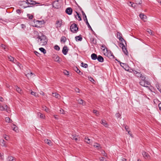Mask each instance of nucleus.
Listing matches in <instances>:
<instances>
[{
	"label": "nucleus",
	"instance_id": "nucleus-14",
	"mask_svg": "<svg viewBox=\"0 0 161 161\" xmlns=\"http://www.w3.org/2000/svg\"><path fill=\"white\" fill-rule=\"evenodd\" d=\"M120 64L121 66L124 68L126 70L128 71V67L125 64L120 62Z\"/></svg>",
	"mask_w": 161,
	"mask_h": 161
},
{
	"label": "nucleus",
	"instance_id": "nucleus-16",
	"mask_svg": "<svg viewBox=\"0 0 161 161\" xmlns=\"http://www.w3.org/2000/svg\"><path fill=\"white\" fill-rule=\"evenodd\" d=\"M53 58L56 62H59L60 58L57 55L54 54L53 57Z\"/></svg>",
	"mask_w": 161,
	"mask_h": 161
},
{
	"label": "nucleus",
	"instance_id": "nucleus-9",
	"mask_svg": "<svg viewBox=\"0 0 161 161\" xmlns=\"http://www.w3.org/2000/svg\"><path fill=\"white\" fill-rule=\"evenodd\" d=\"M56 25L57 28H58L61 27L62 25V20H57L56 21Z\"/></svg>",
	"mask_w": 161,
	"mask_h": 161
},
{
	"label": "nucleus",
	"instance_id": "nucleus-61",
	"mask_svg": "<svg viewBox=\"0 0 161 161\" xmlns=\"http://www.w3.org/2000/svg\"><path fill=\"white\" fill-rule=\"evenodd\" d=\"M1 47H2V48L4 49V50L5 51L7 50L6 49V48H5V45H4V44H2L1 45Z\"/></svg>",
	"mask_w": 161,
	"mask_h": 161
},
{
	"label": "nucleus",
	"instance_id": "nucleus-62",
	"mask_svg": "<svg viewBox=\"0 0 161 161\" xmlns=\"http://www.w3.org/2000/svg\"><path fill=\"white\" fill-rule=\"evenodd\" d=\"M64 73L65 75H69V74L68 71L66 70H64Z\"/></svg>",
	"mask_w": 161,
	"mask_h": 161
},
{
	"label": "nucleus",
	"instance_id": "nucleus-53",
	"mask_svg": "<svg viewBox=\"0 0 161 161\" xmlns=\"http://www.w3.org/2000/svg\"><path fill=\"white\" fill-rule=\"evenodd\" d=\"M54 48L55 50H57V51H59L60 50V47L58 45H55L54 46Z\"/></svg>",
	"mask_w": 161,
	"mask_h": 161
},
{
	"label": "nucleus",
	"instance_id": "nucleus-35",
	"mask_svg": "<svg viewBox=\"0 0 161 161\" xmlns=\"http://www.w3.org/2000/svg\"><path fill=\"white\" fill-rule=\"evenodd\" d=\"M130 3L131 4L130 6L134 8H136L137 7V4H136L135 2V3H133L132 4V2H130Z\"/></svg>",
	"mask_w": 161,
	"mask_h": 161
},
{
	"label": "nucleus",
	"instance_id": "nucleus-12",
	"mask_svg": "<svg viewBox=\"0 0 161 161\" xmlns=\"http://www.w3.org/2000/svg\"><path fill=\"white\" fill-rule=\"evenodd\" d=\"M133 72V73L137 77H140L142 75L141 72L135 70H132Z\"/></svg>",
	"mask_w": 161,
	"mask_h": 161
},
{
	"label": "nucleus",
	"instance_id": "nucleus-13",
	"mask_svg": "<svg viewBox=\"0 0 161 161\" xmlns=\"http://www.w3.org/2000/svg\"><path fill=\"white\" fill-rule=\"evenodd\" d=\"M72 8H71L69 7L66 8L65 10V12L67 14L70 15L72 14Z\"/></svg>",
	"mask_w": 161,
	"mask_h": 161
},
{
	"label": "nucleus",
	"instance_id": "nucleus-19",
	"mask_svg": "<svg viewBox=\"0 0 161 161\" xmlns=\"http://www.w3.org/2000/svg\"><path fill=\"white\" fill-rule=\"evenodd\" d=\"M74 69L75 71L78 74H79L80 75H81L83 73L78 68L76 67H75L74 68Z\"/></svg>",
	"mask_w": 161,
	"mask_h": 161
},
{
	"label": "nucleus",
	"instance_id": "nucleus-18",
	"mask_svg": "<svg viewBox=\"0 0 161 161\" xmlns=\"http://www.w3.org/2000/svg\"><path fill=\"white\" fill-rule=\"evenodd\" d=\"M8 107L7 105H5L3 106H2L0 108V110L1 111H3L5 110L8 112H9L8 109Z\"/></svg>",
	"mask_w": 161,
	"mask_h": 161
},
{
	"label": "nucleus",
	"instance_id": "nucleus-24",
	"mask_svg": "<svg viewBox=\"0 0 161 161\" xmlns=\"http://www.w3.org/2000/svg\"><path fill=\"white\" fill-rule=\"evenodd\" d=\"M91 43L94 44H96L97 43V40L94 37H92L90 38Z\"/></svg>",
	"mask_w": 161,
	"mask_h": 161
},
{
	"label": "nucleus",
	"instance_id": "nucleus-33",
	"mask_svg": "<svg viewBox=\"0 0 161 161\" xmlns=\"http://www.w3.org/2000/svg\"><path fill=\"white\" fill-rule=\"evenodd\" d=\"M8 160L9 161H15L16 159L13 157L9 156L8 157Z\"/></svg>",
	"mask_w": 161,
	"mask_h": 161
},
{
	"label": "nucleus",
	"instance_id": "nucleus-4",
	"mask_svg": "<svg viewBox=\"0 0 161 161\" xmlns=\"http://www.w3.org/2000/svg\"><path fill=\"white\" fill-rule=\"evenodd\" d=\"M119 46L120 47H122V51L124 53L127 55L128 54V52L124 45L122 42H120L119 44Z\"/></svg>",
	"mask_w": 161,
	"mask_h": 161
},
{
	"label": "nucleus",
	"instance_id": "nucleus-15",
	"mask_svg": "<svg viewBox=\"0 0 161 161\" xmlns=\"http://www.w3.org/2000/svg\"><path fill=\"white\" fill-rule=\"evenodd\" d=\"M107 56L111 59H114L115 58V57L113 55L112 53H111V51H110L109 53H108Z\"/></svg>",
	"mask_w": 161,
	"mask_h": 161
},
{
	"label": "nucleus",
	"instance_id": "nucleus-39",
	"mask_svg": "<svg viewBox=\"0 0 161 161\" xmlns=\"http://www.w3.org/2000/svg\"><path fill=\"white\" fill-rule=\"evenodd\" d=\"M81 67H84L85 68H87L88 66V65L87 64L84 63L83 62L81 63Z\"/></svg>",
	"mask_w": 161,
	"mask_h": 161
},
{
	"label": "nucleus",
	"instance_id": "nucleus-17",
	"mask_svg": "<svg viewBox=\"0 0 161 161\" xmlns=\"http://www.w3.org/2000/svg\"><path fill=\"white\" fill-rule=\"evenodd\" d=\"M97 59L98 61L100 62H103L104 61V59L100 55H99L97 56Z\"/></svg>",
	"mask_w": 161,
	"mask_h": 161
},
{
	"label": "nucleus",
	"instance_id": "nucleus-54",
	"mask_svg": "<svg viewBox=\"0 0 161 161\" xmlns=\"http://www.w3.org/2000/svg\"><path fill=\"white\" fill-rule=\"evenodd\" d=\"M88 78L89 80L92 82L94 83V82L95 81L94 80L92 77H88Z\"/></svg>",
	"mask_w": 161,
	"mask_h": 161
},
{
	"label": "nucleus",
	"instance_id": "nucleus-20",
	"mask_svg": "<svg viewBox=\"0 0 161 161\" xmlns=\"http://www.w3.org/2000/svg\"><path fill=\"white\" fill-rule=\"evenodd\" d=\"M0 144L3 147H6L7 146L5 141L3 139L0 140Z\"/></svg>",
	"mask_w": 161,
	"mask_h": 161
},
{
	"label": "nucleus",
	"instance_id": "nucleus-2",
	"mask_svg": "<svg viewBox=\"0 0 161 161\" xmlns=\"http://www.w3.org/2000/svg\"><path fill=\"white\" fill-rule=\"evenodd\" d=\"M70 29L72 32L75 33L77 32L78 28L77 27V24L73 23L70 26Z\"/></svg>",
	"mask_w": 161,
	"mask_h": 161
},
{
	"label": "nucleus",
	"instance_id": "nucleus-47",
	"mask_svg": "<svg viewBox=\"0 0 161 161\" xmlns=\"http://www.w3.org/2000/svg\"><path fill=\"white\" fill-rule=\"evenodd\" d=\"M27 16L29 19H32L33 18V16L32 15L30 14H27Z\"/></svg>",
	"mask_w": 161,
	"mask_h": 161
},
{
	"label": "nucleus",
	"instance_id": "nucleus-50",
	"mask_svg": "<svg viewBox=\"0 0 161 161\" xmlns=\"http://www.w3.org/2000/svg\"><path fill=\"white\" fill-rule=\"evenodd\" d=\"M93 113L95 114L97 116H98L99 114L97 110H94L93 111Z\"/></svg>",
	"mask_w": 161,
	"mask_h": 161
},
{
	"label": "nucleus",
	"instance_id": "nucleus-57",
	"mask_svg": "<svg viewBox=\"0 0 161 161\" xmlns=\"http://www.w3.org/2000/svg\"><path fill=\"white\" fill-rule=\"evenodd\" d=\"M146 31H147V32H148L149 34L151 35L152 34V31L150 29H147Z\"/></svg>",
	"mask_w": 161,
	"mask_h": 161
},
{
	"label": "nucleus",
	"instance_id": "nucleus-46",
	"mask_svg": "<svg viewBox=\"0 0 161 161\" xmlns=\"http://www.w3.org/2000/svg\"><path fill=\"white\" fill-rule=\"evenodd\" d=\"M85 141L87 143L89 144L90 142V140L87 137H85Z\"/></svg>",
	"mask_w": 161,
	"mask_h": 161
},
{
	"label": "nucleus",
	"instance_id": "nucleus-28",
	"mask_svg": "<svg viewBox=\"0 0 161 161\" xmlns=\"http://www.w3.org/2000/svg\"><path fill=\"white\" fill-rule=\"evenodd\" d=\"M14 89H15L19 93L21 94L22 93V90L18 86H15Z\"/></svg>",
	"mask_w": 161,
	"mask_h": 161
},
{
	"label": "nucleus",
	"instance_id": "nucleus-58",
	"mask_svg": "<svg viewBox=\"0 0 161 161\" xmlns=\"http://www.w3.org/2000/svg\"><path fill=\"white\" fill-rule=\"evenodd\" d=\"M115 116L117 118H118L121 116V115L119 113H118L116 114Z\"/></svg>",
	"mask_w": 161,
	"mask_h": 161
},
{
	"label": "nucleus",
	"instance_id": "nucleus-48",
	"mask_svg": "<svg viewBox=\"0 0 161 161\" xmlns=\"http://www.w3.org/2000/svg\"><path fill=\"white\" fill-rule=\"evenodd\" d=\"M12 128H13V130L14 131L16 132L18 130V128L16 126V125L14 124L13 125V126H12Z\"/></svg>",
	"mask_w": 161,
	"mask_h": 161
},
{
	"label": "nucleus",
	"instance_id": "nucleus-63",
	"mask_svg": "<svg viewBox=\"0 0 161 161\" xmlns=\"http://www.w3.org/2000/svg\"><path fill=\"white\" fill-rule=\"evenodd\" d=\"M75 91L76 92L79 93L80 92V90L78 88H76L75 89Z\"/></svg>",
	"mask_w": 161,
	"mask_h": 161
},
{
	"label": "nucleus",
	"instance_id": "nucleus-44",
	"mask_svg": "<svg viewBox=\"0 0 161 161\" xmlns=\"http://www.w3.org/2000/svg\"><path fill=\"white\" fill-rule=\"evenodd\" d=\"M105 49H106V50L107 51V48L105 45L103 44L101 46V49H102L103 51H104Z\"/></svg>",
	"mask_w": 161,
	"mask_h": 161
},
{
	"label": "nucleus",
	"instance_id": "nucleus-25",
	"mask_svg": "<svg viewBox=\"0 0 161 161\" xmlns=\"http://www.w3.org/2000/svg\"><path fill=\"white\" fill-rule=\"evenodd\" d=\"M97 55L94 53H92L91 55V58L93 60H95L97 59Z\"/></svg>",
	"mask_w": 161,
	"mask_h": 161
},
{
	"label": "nucleus",
	"instance_id": "nucleus-31",
	"mask_svg": "<svg viewBox=\"0 0 161 161\" xmlns=\"http://www.w3.org/2000/svg\"><path fill=\"white\" fill-rule=\"evenodd\" d=\"M52 94L53 96L54 97L56 98L59 99L60 97V95L57 93H53Z\"/></svg>",
	"mask_w": 161,
	"mask_h": 161
},
{
	"label": "nucleus",
	"instance_id": "nucleus-5",
	"mask_svg": "<svg viewBox=\"0 0 161 161\" xmlns=\"http://www.w3.org/2000/svg\"><path fill=\"white\" fill-rule=\"evenodd\" d=\"M139 84L142 86L149 88V87L147 85H150V83L148 81L141 80L139 82Z\"/></svg>",
	"mask_w": 161,
	"mask_h": 161
},
{
	"label": "nucleus",
	"instance_id": "nucleus-8",
	"mask_svg": "<svg viewBox=\"0 0 161 161\" xmlns=\"http://www.w3.org/2000/svg\"><path fill=\"white\" fill-rule=\"evenodd\" d=\"M117 37L119 39V41L122 42L123 41L126 44L125 41L122 37V34L119 32H117Z\"/></svg>",
	"mask_w": 161,
	"mask_h": 161
},
{
	"label": "nucleus",
	"instance_id": "nucleus-49",
	"mask_svg": "<svg viewBox=\"0 0 161 161\" xmlns=\"http://www.w3.org/2000/svg\"><path fill=\"white\" fill-rule=\"evenodd\" d=\"M8 58L10 61L13 62V63L15 61V60L14 59V58L12 57L11 56L8 57Z\"/></svg>",
	"mask_w": 161,
	"mask_h": 161
},
{
	"label": "nucleus",
	"instance_id": "nucleus-1",
	"mask_svg": "<svg viewBox=\"0 0 161 161\" xmlns=\"http://www.w3.org/2000/svg\"><path fill=\"white\" fill-rule=\"evenodd\" d=\"M37 38L38 39L37 41L39 45L41 46H44L47 44V39L45 35L42 34L41 36H38Z\"/></svg>",
	"mask_w": 161,
	"mask_h": 161
},
{
	"label": "nucleus",
	"instance_id": "nucleus-10",
	"mask_svg": "<svg viewBox=\"0 0 161 161\" xmlns=\"http://www.w3.org/2000/svg\"><path fill=\"white\" fill-rule=\"evenodd\" d=\"M142 154L143 157L146 159H149L150 158V155L147 153H146L145 151H143Z\"/></svg>",
	"mask_w": 161,
	"mask_h": 161
},
{
	"label": "nucleus",
	"instance_id": "nucleus-7",
	"mask_svg": "<svg viewBox=\"0 0 161 161\" xmlns=\"http://www.w3.org/2000/svg\"><path fill=\"white\" fill-rule=\"evenodd\" d=\"M26 1H27L28 5L29 6H33L34 5L39 3H37L35 1L32 0H26Z\"/></svg>",
	"mask_w": 161,
	"mask_h": 161
},
{
	"label": "nucleus",
	"instance_id": "nucleus-34",
	"mask_svg": "<svg viewBox=\"0 0 161 161\" xmlns=\"http://www.w3.org/2000/svg\"><path fill=\"white\" fill-rule=\"evenodd\" d=\"M101 123L105 127H107L108 126V124L107 122L104 120H102Z\"/></svg>",
	"mask_w": 161,
	"mask_h": 161
},
{
	"label": "nucleus",
	"instance_id": "nucleus-45",
	"mask_svg": "<svg viewBox=\"0 0 161 161\" xmlns=\"http://www.w3.org/2000/svg\"><path fill=\"white\" fill-rule=\"evenodd\" d=\"M77 101H78V102L79 104H82L83 105H84L83 102H84V101L83 100L79 98L78 100H77Z\"/></svg>",
	"mask_w": 161,
	"mask_h": 161
},
{
	"label": "nucleus",
	"instance_id": "nucleus-36",
	"mask_svg": "<svg viewBox=\"0 0 161 161\" xmlns=\"http://www.w3.org/2000/svg\"><path fill=\"white\" fill-rule=\"evenodd\" d=\"M66 41V38L64 36H62L60 39L61 42H63V43H65Z\"/></svg>",
	"mask_w": 161,
	"mask_h": 161
},
{
	"label": "nucleus",
	"instance_id": "nucleus-51",
	"mask_svg": "<svg viewBox=\"0 0 161 161\" xmlns=\"http://www.w3.org/2000/svg\"><path fill=\"white\" fill-rule=\"evenodd\" d=\"M70 137L73 140H75V141H77L78 140V139L77 138H76L75 136H74L73 135H71Z\"/></svg>",
	"mask_w": 161,
	"mask_h": 161
},
{
	"label": "nucleus",
	"instance_id": "nucleus-6",
	"mask_svg": "<svg viewBox=\"0 0 161 161\" xmlns=\"http://www.w3.org/2000/svg\"><path fill=\"white\" fill-rule=\"evenodd\" d=\"M59 0L54 1L53 3V7L56 8H59L61 7V5L59 3Z\"/></svg>",
	"mask_w": 161,
	"mask_h": 161
},
{
	"label": "nucleus",
	"instance_id": "nucleus-11",
	"mask_svg": "<svg viewBox=\"0 0 161 161\" xmlns=\"http://www.w3.org/2000/svg\"><path fill=\"white\" fill-rule=\"evenodd\" d=\"M68 51L69 49H68L67 46H64L63 47L62 52L64 54L66 55L67 54Z\"/></svg>",
	"mask_w": 161,
	"mask_h": 161
},
{
	"label": "nucleus",
	"instance_id": "nucleus-30",
	"mask_svg": "<svg viewBox=\"0 0 161 161\" xmlns=\"http://www.w3.org/2000/svg\"><path fill=\"white\" fill-rule=\"evenodd\" d=\"M44 142L46 143L49 146H51L52 145V142L51 141L49 140L46 139L44 140Z\"/></svg>",
	"mask_w": 161,
	"mask_h": 161
},
{
	"label": "nucleus",
	"instance_id": "nucleus-29",
	"mask_svg": "<svg viewBox=\"0 0 161 161\" xmlns=\"http://www.w3.org/2000/svg\"><path fill=\"white\" fill-rule=\"evenodd\" d=\"M42 108L43 110H44L47 113L50 112L49 109L47 108V107L45 106H42Z\"/></svg>",
	"mask_w": 161,
	"mask_h": 161
},
{
	"label": "nucleus",
	"instance_id": "nucleus-59",
	"mask_svg": "<svg viewBox=\"0 0 161 161\" xmlns=\"http://www.w3.org/2000/svg\"><path fill=\"white\" fill-rule=\"evenodd\" d=\"M31 94L33 95H34V96H35V97H37V95H36V93L34 92H33V91H31Z\"/></svg>",
	"mask_w": 161,
	"mask_h": 161
},
{
	"label": "nucleus",
	"instance_id": "nucleus-55",
	"mask_svg": "<svg viewBox=\"0 0 161 161\" xmlns=\"http://www.w3.org/2000/svg\"><path fill=\"white\" fill-rule=\"evenodd\" d=\"M140 78L141 79V80H143V81H145L146 80V77L144 75H141V76L140 77Z\"/></svg>",
	"mask_w": 161,
	"mask_h": 161
},
{
	"label": "nucleus",
	"instance_id": "nucleus-27",
	"mask_svg": "<svg viewBox=\"0 0 161 161\" xmlns=\"http://www.w3.org/2000/svg\"><path fill=\"white\" fill-rule=\"evenodd\" d=\"M38 116L41 119H44L45 116L43 114L40 112H38L37 113Z\"/></svg>",
	"mask_w": 161,
	"mask_h": 161
},
{
	"label": "nucleus",
	"instance_id": "nucleus-21",
	"mask_svg": "<svg viewBox=\"0 0 161 161\" xmlns=\"http://www.w3.org/2000/svg\"><path fill=\"white\" fill-rule=\"evenodd\" d=\"M81 12L82 13V15L83 16V18L84 20L86 22H87V21H88L86 17V16L84 12L82 10H81Z\"/></svg>",
	"mask_w": 161,
	"mask_h": 161
},
{
	"label": "nucleus",
	"instance_id": "nucleus-26",
	"mask_svg": "<svg viewBox=\"0 0 161 161\" xmlns=\"http://www.w3.org/2000/svg\"><path fill=\"white\" fill-rule=\"evenodd\" d=\"M15 62H14V63L16 64L18 67H19L20 69H22L23 66L21 65V64L18 62L17 61V60L16 59L15 60Z\"/></svg>",
	"mask_w": 161,
	"mask_h": 161
},
{
	"label": "nucleus",
	"instance_id": "nucleus-41",
	"mask_svg": "<svg viewBox=\"0 0 161 161\" xmlns=\"http://www.w3.org/2000/svg\"><path fill=\"white\" fill-rule=\"evenodd\" d=\"M33 75H35L34 74H33L32 72H31L30 73H28L27 74L25 75L27 77H31Z\"/></svg>",
	"mask_w": 161,
	"mask_h": 161
},
{
	"label": "nucleus",
	"instance_id": "nucleus-40",
	"mask_svg": "<svg viewBox=\"0 0 161 161\" xmlns=\"http://www.w3.org/2000/svg\"><path fill=\"white\" fill-rule=\"evenodd\" d=\"M59 111L60 114H65L66 112L64 111L63 109L61 108H60V109L59 110Z\"/></svg>",
	"mask_w": 161,
	"mask_h": 161
},
{
	"label": "nucleus",
	"instance_id": "nucleus-52",
	"mask_svg": "<svg viewBox=\"0 0 161 161\" xmlns=\"http://www.w3.org/2000/svg\"><path fill=\"white\" fill-rule=\"evenodd\" d=\"M76 13L77 14V15L78 16V20L79 21H80L82 20L81 18L80 15L76 11H75Z\"/></svg>",
	"mask_w": 161,
	"mask_h": 161
},
{
	"label": "nucleus",
	"instance_id": "nucleus-22",
	"mask_svg": "<svg viewBox=\"0 0 161 161\" xmlns=\"http://www.w3.org/2000/svg\"><path fill=\"white\" fill-rule=\"evenodd\" d=\"M75 39L76 41H81L82 40V38L81 35L76 36Z\"/></svg>",
	"mask_w": 161,
	"mask_h": 161
},
{
	"label": "nucleus",
	"instance_id": "nucleus-60",
	"mask_svg": "<svg viewBox=\"0 0 161 161\" xmlns=\"http://www.w3.org/2000/svg\"><path fill=\"white\" fill-rule=\"evenodd\" d=\"M3 137L6 140H8L9 139V137L7 135L4 136Z\"/></svg>",
	"mask_w": 161,
	"mask_h": 161
},
{
	"label": "nucleus",
	"instance_id": "nucleus-23",
	"mask_svg": "<svg viewBox=\"0 0 161 161\" xmlns=\"http://www.w3.org/2000/svg\"><path fill=\"white\" fill-rule=\"evenodd\" d=\"M86 24L87 25L88 28L92 31V33L93 34H94L95 35H96V34L95 33V32L92 29V28H91V26L89 25L88 21H87V22H86Z\"/></svg>",
	"mask_w": 161,
	"mask_h": 161
},
{
	"label": "nucleus",
	"instance_id": "nucleus-43",
	"mask_svg": "<svg viewBox=\"0 0 161 161\" xmlns=\"http://www.w3.org/2000/svg\"><path fill=\"white\" fill-rule=\"evenodd\" d=\"M135 2L137 5H141L142 3V0H135Z\"/></svg>",
	"mask_w": 161,
	"mask_h": 161
},
{
	"label": "nucleus",
	"instance_id": "nucleus-3",
	"mask_svg": "<svg viewBox=\"0 0 161 161\" xmlns=\"http://www.w3.org/2000/svg\"><path fill=\"white\" fill-rule=\"evenodd\" d=\"M27 1H20L19 2V6L23 8H25L27 7H32V6L28 5L27 3Z\"/></svg>",
	"mask_w": 161,
	"mask_h": 161
},
{
	"label": "nucleus",
	"instance_id": "nucleus-42",
	"mask_svg": "<svg viewBox=\"0 0 161 161\" xmlns=\"http://www.w3.org/2000/svg\"><path fill=\"white\" fill-rule=\"evenodd\" d=\"M5 120L7 122L11 123L12 122V120L10 119L8 117H6L5 118Z\"/></svg>",
	"mask_w": 161,
	"mask_h": 161
},
{
	"label": "nucleus",
	"instance_id": "nucleus-64",
	"mask_svg": "<svg viewBox=\"0 0 161 161\" xmlns=\"http://www.w3.org/2000/svg\"><path fill=\"white\" fill-rule=\"evenodd\" d=\"M100 161H106V159L102 157L100 159Z\"/></svg>",
	"mask_w": 161,
	"mask_h": 161
},
{
	"label": "nucleus",
	"instance_id": "nucleus-56",
	"mask_svg": "<svg viewBox=\"0 0 161 161\" xmlns=\"http://www.w3.org/2000/svg\"><path fill=\"white\" fill-rule=\"evenodd\" d=\"M36 22H37L38 24H40V25L42 24L43 23H44L43 20L42 21L41 20L40 21V20H36Z\"/></svg>",
	"mask_w": 161,
	"mask_h": 161
},
{
	"label": "nucleus",
	"instance_id": "nucleus-37",
	"mask_svg": "<svg viewBox=\"0 0 161 161\" xmlns=\"http://www.w3.org/2000/svg\"><path fill=\"white\" fill-rule=\"evenodd\" d=\"M139 16L141 19H146L147 18L146 15L143 14H140L139 15Z\"/></svg>",
	"mask_w": 161,
	"mask_h": 161
},
{
	"label": "nucleus",
	"instance_id": "nucleus-32",
	"mask_svg": "<svg viewBox=\"0 0 161 161\" xmlns=\"http://www.w3.org/2000/svg\"><path fill=\"white\" fill-rule=\"evenodd\" d=\"M94 147H96L98 150H99L101 148L100 144L97 143H94Z\"/></svg>",
	"mask_w": 161,
	"mask_h": 161
},
{
	"label": "nucleus",
	"instance_id": "nucleus-38",
	"mask_svg": "<svg viewBox=\"0 0 161 161\" xmlns=\"http://www.w3.org/2000/svg\"><path fill=\"white\" fill-rule=\"evenodd\" d=\"M39 50L43 54H45L46 53V50L43 47H41L39 48Z\"/></svg>",
	"mask_w": 161,
	"mask_h": 161
}]
</instances>
